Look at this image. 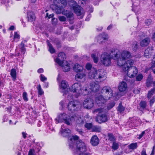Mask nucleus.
<instances>
[{
	"mask_svg": "<svg viewBox=\"0 0 155 155\" xmlns=\"http://www.w3.org/2000/svg\"><path fill=\"white\" fill-rule=\"evenodd\" d=\"M83 69V66L78 64H75L73 67L74 70L76 72H80Z\"/></svg>",
	"mask_w": 155,
	"mask_h": 155,
	"instance_id": "obj_24",
	"label": "nucleus"
},
{
	"mask_svg": "<svg viewBox=\"0 0 155 155\" xmlns=\"http://www.w3.org/2000/svg\"><path fill=\"white\" fill-rule=\"evenodd\" d=\"M107 120V117L105 114H100L96 118V121L99 123L105 122Z\"/></svg>",
	"mask_w": 155,
	"mask_h": 155,
	"instance_id": "obj_14",
	"label": "nucleus"
},
{
	"mask_svg": "<svg viewBox=\"0 0 155 155\" xmlns=\"http://www.w3.org/2000/svg\"><path fill=\"white\" fill-rule=\"evenodd\" d=\"M90 90L93 92H97L99 88V85L98 82L97 83L92 82L90 84Z\"/></svg>",
	"mask_w": 155,
	"mask_h": 155,
	"instance_id": "obj_16",
	"label": "nucleus"
},
{
	"mask_svg": "<svg viewBox=\"0 0 155 155\" xmlns=\"http://www.w3.org/2000/svg\"><path fill=\"white\" fill-rule=\"evenodd\" d=\"M37 89L38 90V94L41 95L44 93V92L41 89L40 84H39L38 85Z\"/></svg>",
	"mask_w": 155,
	"mask_h": 155,
	"instance_id": "obj_44",
	"label": "nucleus"
},
{
	"mask_svg": "<svg viewBox=\"0 0 155 155\" xmlns=\"http://www.w3.org/2000/svg\"><path fill=\"white\" fill-rule=\"evenodd\" d=\"M47 43L49 47L48 51L51 54L54 53L55 52V50L48 40L47 41Z\"/></svg>",
	"mask_w": 155,
	"mask_h": 155,
	"instance_id": "obj_30",
	"label": "nucleus"
},
{
	"mask_svg": "<svg viewBox=\"0 0 155 155\" xmlns=\"http://www.w3.org/2000/svg\"><path fill=\"white\" fill-rule=\"evenodd\" d=\"M141 155H147L146 153L145 150L144 149H143L141 151Z\"/></svg>",
	"mask_w": 155,
	"mask_h": 155,
	"instance_id": "obj_62",
	"label": "nucleus"
},
{
	"mask_svg": "<svg viewBox=\"0 0 155 155\" xmlns=\"http://www.w3.org/2000/svg\"><path fill=\"white\" fill-rule=\"evenodd\" d=\"M23 99L25 101H27L28 100L27 97V94L26 92H24L23 93Z\"/></svg>",
	"mask_w": 155,
	"mask_h": 155,
	"instance_id": "obj_50",
	"label": "nucleus"
},
{
	"mask_svg": "<svg viewBox=\"0 0 155 155\" xmlns=\"http://www.w3.org/2000/svg\"><path fill=\"white\" fill-rule=\"evenodd\" d=\"M113 58L115 60L118 59L117 65L122 67L123 71L125 72L126 71V51L125 50L123 51L121 54L119 52V53H116L114 54Z\"/></svg>",
	"mask_w": 155,
	"mask_h": 155,
	"instance_id": "obj_4",
	"label": "nucleus"
},
{
	"mask_svg": "<svg viewBox=\"0 0 155 155\" xmlns=\"http://www.w3.org/2000/svg\"><path fill=\"white\" fill-rule=\"evenodd\" d=\"M59 20L61 21H66V18L64 16H59L58 17Z\"/></svg>",
	"mask_w": 155,
	"mask_h": 155,
	"instance_id": "obj_54",
	"label": "nucleus"
},
{
	"mask_svg": "<svg viewBox=\"0 0 155 155\" xmlns=\"http://www.w3.org/2000/svg\"><path fill=\"white\" fill-rule=\"evenodd\" d=\"M132 56L131 55L129 51H127V58H130L132 57Z\"/></svg>",
	"mask_w": 155,
	"mask_h": 155,
	"instance_id": "obj_59",
	"label": "nucleus"
},
{
	"mask_svg": "<svg viewBox=\"0 0 155 155\" xmlns=\"http://www.w3.org/2000/svg\"><path fill=\"white\" fill-rule=\"evenodd\" d=\"M152 64L150 68H154L155 67V57L154 56L153 57V58L152 60Z\"/></svg>",
	"mask_w": 155,
	"mask_h": 155,
	"instance_id": "obj_56",
	"label": "nucleus"
},
{
	"mask_svg": "<svg viewBox=\"0 0 155 155\" xmlns=\"http://www.w3.org/2000/svg\"><path fill=\"white\" fill-rule=\"evenodd\" d=\"M143 76L142 74H138L136 77V80L137 81H140L143 79Z\"/></svg>",
	"mask_w": 155,
	"mask_h": 155,
	"instance_id": "obj_49",
	"label": "nucleus"
},
{
	"mask_svg": "<svg viewBox=\"0 0 155 155\" xmlns=\"http://www.w3.org/2000/svg\"><path fill=\"white\" fill-rule=\"evenodd\" d=\"M99 140L96 135L93 136L91 138L90 143L93 146H97L99 143Z\"/></svg>",
	"mask_w": 155,
	"mask_h": 155,
	"instance_id": "obj_18",
	"label": "nucleus"
},
{
	"mask_svg": "<svg viewBox=\"0 0 155 155\" xmlns=\"http://www.w3.org/2000/svg\"><path fill=\"white\" fill-rule=\"evenodd\" d=\"M92 67V65L90 63H87L86 65V68L87 70L91 69Z\"/></svg>",
	"mask_w": 155,
	"mask_h": 155,
	"instance_id": "obj_53",
	"label": "nucleus"
},
{
	"mask_svg": "<svg viewBox=\"0 0 155 155\" xmlns=\"http://www.w3.org/2000/svg\"><path fill=\"white\" fill-rule=\"evenodd\" d=\"M54 16V15L53 14H51L49 15L48 13H46V16L48 17L49 18L53 17Z\"/></svg>",
	"mask_w": 155,
	"mask_h": 155,
	"instance_id": "obj_61",
	"label": "nucleus"
},
{
	"mask_svg": "<svg viewBox=\"0 0 155 155\" xmlns=\"http://www.w3.org/2000/svg\"><path fill=\"white\" fill-rule=\"evenodd\" d=\"M137 147V143H132L128 146V147L130 149L134 150Z\"/></svg>",
	"mask_w": 155,
	"mask_h": 155,
	"instance_id": "obj_38",
	"label": "nucleus"
},
{
	"mask_svg": "<svg viewBox=\"0 0 155 155\" xmlns=\"http://www.w3.org/2000/svg\"><path fill=\"white\" fill-rule=\"evenodd\" d=\"M153 50V47L152 46L147 48L145 51L144 56L147 58L150 57L152 54Z\"/></svg>",
	"mask_w": 155,
	"mask_h": 155,
	"instance_id": "obj_17",
	"label": "nucleus"
},
{
	"mask_svg": "<svg viewBox=\"0 0 155 155\" xmlns=\"http://www.w3.org/2000/svg\"><path fill=\"white\" fill-rule=\"evenodd\" d=\"M138 48V45L137 44V42L136 41H135L132 46V48L134 51H136L137 49Z\"/></svg>",
	"mask_w": 155,
	"mask_h": 155,
	"instance_id": "obj_47",
	"label": "nucleus"
},
{
	"mask_svg": "<svg viewBox=\"0 0 155 155\" xmlns=\"http://www.w3.org/2000/svg\"><path fill=\"white\" fill-rule=\"evenodd\" d=\"M61 67H62L63 71L64 72H68L70 70V64L68 63L67 62H66V64L64 66L63 64L62 66Z\"/></svg>",
	"mask_w": 155,
	"mask_h": 155,
	"instance_id": "obj_31",
	"label": "nucleus"
},
{
	"mask_svg": "<svg viewBox=\"0 0 155 155\" xmlns=\"http://www.w3.org/2000/svg\"><path fill=\"white\" fill-rule=\"evenodd\" d=\"M138 73L137 68L135 66H132L127 68V75L130 78L135 77Z\"/></svg>",
	"mask_w": 155,
	"mask_h": 155,
	"instance_id": "obj_9",
	"label": "nucleus"
},
{
	"mask_svg": "<svg viewBox=\"0 0 155 155\" xmlns=\"http://www.w3.org/2000/svg\"><path fill=\"white\" fill-rule=\"evenodd\" d=\"M89 77L90 79L94 78L95 80H98L101 81V79H104V76L103 75V73H101L100 71H95L94 72H90L89 74Z\"/></svg>",
	"mask_w": 155,
	"mask_h": 155,
	"instance_id": "obj_8",
	"label": "nucleus"
},
{
	"mask_svg": "<svg viewBox=\"0 0 155 155\" xmlns=\"http://www.w3.org/2000/svg\"><path fill=\"white\" fill-rule=\"evenodd\" d=\"M132 2V10L134 11L136 14H139L140 12V9L138 6L139 4H136L131 0Z\"/></svg>",
	"mask_w": 155,
	"mask_h": 155,
	"instance_id": "obj_20",
	"label": "nucleus"
},
{
	"mask_svg": "<svg viewBox=\"0 0 155 155\" xmlns=\"http://www.w3.org/2000/svg\"><path fill=\"white\" fill-rule=\"evenodd\" d=\"M145 23L146 26L148 27L150 26L152 24V20L150 19H147L145 21Z\"/></svg>",
	"mask_w": 155,
	"mask_h": 155,
	"instance_id": "obj_43",
	"label": "nucleus"
},
{
	"mask_svg": "<svg viewBox=\"0 0 155 155\" xmlns=\"http://www.w3.org/2000/svg\"><path fill=\"white\" fill-rule=\"evenodd\" d=\"M101 92L102 94L96 97L95 102L99 106H103L113 95V91L111 88L108 86H105L103 87Z\"/></svg>",
	"mask_w": 155,
	"mask_h": 155,
	"instance_id": "obj_1",
	"label": "nucleus"
},
{
	"mask_svg": "<svg viewBox=\"0 0 155 155\" xmlns=\"http://www.w3.org/2000/svg\"><path fill=\"white\" fill-rule=\"evenodd\" d=\"M140 107L139 110L142 111L144 110L146 107L147 106V102L145 101H141L139 104Z\"/></svg>",
	"mask_w": 155,
	"mask_h": 155,
	"instance_id": "obj_28",
	"label": "nucleus"
},
{
	"mask_svg": "<svg viewBox=\"0 0 155 155\" xmlns=\"http://www.w3.org/2000/svg\"><path fill=\"white\" fill-rule=\"evenodd\" d=\"M108 140L111 141H115L116 140V138L114 135L111 133H108L107 134Z\"/></svg>",
	"mask_w": 155,
	"mask_h": 155,
	"instance_id": "obj_34",
	"label": "nucleus"
},
{
	"mask_svg": "<svg viewBox=\"0 0 155 155\" xmlns=\"http://www.w3.org/2000/svg\"><path fill=\"white\" fill-rule=\"evenodd\" d=\"M93 100L91 98H87L84 101L83 105L84 108L91 109L94 106Z\"/></svg>",
	"mask_w": 155,
	"mask_h": 155,
	"instance_id": "obj_13",
	"label": "nucleus"
},
{
	"mask_svg": "<svg viewBox=\"0 0 155 155\" xmlns=\"http://www.w3.org/2000/svg\"><path fill=\"white\" fill-rule=\"evenodd\" d=\"M101 36L104 40H106L108 38L107 35L105 33H103Z\"/></svg>",
	"mask_w": 155,
	"mask_h": 155,
	"instance_id": "obj_51",
	"label": "nucleus"
},
{
	"mask_svg": "<svg viewBox=\"0 0 155 155\" xmlns=\"http://www.w3.org/2000/svg\"><path fill=\"white\" fill-rule=\"evenodd\" d=\"M78 155H91V154L89 153L84 152L79 153Z\"/></svg>",
	"mask_w": 155,
	"mask_h": 155,
	"instance_id": "obj_58",
	"label": "nucleus"
},
{
	"mask_svg": "<svg viewBox=\"0 0 155 155\" xmlns=\"http://www.w3.org/2000/svg\"><path fill=\"white\" fill-rule=\"evenodd\" d=\"M134 64V61L132 59L127 60V68H128L134 66H133Z\"/></svg>",
	"mask_w": 155,
	"mask_h": 155,
	"instance_id": "obj_35",
	"label": "nucleus"
},
{
	"mask_svg": "<svg viewBox=\"0 0 155 155\" xmlns=\"http://www.w3.org/2000/svg\"><path fill=\"white\" fill-rule=\"evenodd\" d=\"M76 148L73 150L74 154L78 152L81 153L86 152L87 151L86 146L85 143L82 140L77 141L76 142Z\"/></svg>",
	"mask_w": 155,
	"mask_h": 155,
	"instance_id": "obj_6",
	"label": "nucleus"
},
{
	"mask_svg": "<svg viewBox=\"0 0 155 155\" xmlns=\"http://www.w3.org/2000/svg\"><path fill=\"white\" fill-rule=\"evenodd\" d=\"M60 4L59 3V6H55V10L58 14H59L61 13L62 8L65 7V6L67 4V0H60Z\"/></svg>",
	"mask_w": 155,
	"mask_h": 155,
	"instance_id": "obj_12",
	"label": "nucleus"
},
{
	"mask_svg": "<svg viewBox=\"0 0 155 155\" xmlns=\"http://www.w3.org/2000/svg\"><path fill=\"white\" fill-rule=\"evenodd\" d=\"M118 143L115 141H114L112 145V149L115 150L119 148Z\"/></svg>",
	"mask_w": 155,
	"mask_h": 155,
	"instance_id": "obj_41",
	"label": "nucleus"
},
{
	"mask_svg": "<svg viewBox=\"0 0 155 155\" xmlns=\"http://www.w3.org/2000/svg\"><path fill=\"white\" fill-rule=\"evenodd\" d=\"M145 133V131H142V133H141V134L139 135V137H138V138L139 139H140L143 137V135H144Z\"/></svg>",
	"mask_w": 155,
	"mask_h": 155,
	"instance_id": "obj_60",
	"label": "nucleus"
},
{
	"mask_svg": "<svg viewBox=\"0 0 155 155\" xmlns=\"http://www.w3.org/2000/svg\"><path fill=\"white\" fill-rule=\"evenodd\" d=\"M78 102L76 101H73L70 102L68 105V108L69 110L73 112L77 110L78 107Z\"/></svg>",
	"mask_w": 155,
	"mask_h": 155,
	"instance_id": "obj_11",
	"label": "nucleus"
},
{
	"mask_svg": "<svg viewBox=\"0 0 155 155\" xmlns=\"http://www.w3.org/2000/svg\"><path fill=\"white\" fill-rule=\"evenodd\" d=\"M153 82V79L152 77H148L146 81V86L147 87L151 86Z\"/></svg>",
	"mask_w": 155,
	"mask_h": 155,
	"instance_id": "obj_36",
	"label": "nucleus"
},
{
	"mask_svg": "<svg viewBox=\"0 0 155 155\" xmlns=\"http://www.w3.org/2000/svg\"><path fill=\"white\" fill-rule=\"evenodd\" d=\"M92 130L93 131L99 132L101 131V126H94L92 127Z\"/></svg>",
	"mask_w": 155,
	"mask_h": 155,
	"instance_id": "obj_37",
	"label": "nucleus"
},
{
	"mask_svg": "<svg viewBox=\"0 0 155 155\" xmlns=\"http://www.w3.org/2000/svg\"><path fill=\"white\" fill-rule=\"evenodd\" d=\"M118 89L120 91H125L126 90V83L124 81H122L119 84Z\"/></svg>",
	"mask_w": 155,
	"mask_h": 155,
	"instance_id": "obj_25",
	"label": "nucleus"
},
{
	"mask_svg": "<svg viewBox=\"0 0 155 155\" xmlns=\"http://www.w3.org/2000/svg\"><path fill=\"white\" fill-rule=\"evenodd\" d=\"M85 75L84 73H78L75 76V78L76 80L79 81H80V80L83 78L85 77Z\"/></svg>",
	"mask_w": 155,
	"mask_h": 155,
	"instance_id": "obj_29",
	"label": "nucleus"
},
{
	"mask_svg": "<svg viewBox=\"0 0 155 155\" xmlns=\"http://www.w3.org/2000/svg\"><path fill=\"white\" fill-rule=\"evenodd\" d=\"M37 72L39 73H43L44 72L43 69L42 68H40L38 70Z\"/></svg>",
	"mask_w": 155,
	"mask_h": 155,
	"instance_id": "obj_64",
	"label": "nucleus"
},
{
	"mask_svg": "<svg viewBox=\"0 0 155 155\" xmlns=\"http://www.w3.org/2000/svg\"><path fill=\"white\" fill-rule=\"evenodd\" d=\"M115 103L114 101H112L110 102L107 105V109L108 110H110L113 108L115 105Z\"/></svg>",
	"mask_w": 155,
	"mask_h": 155,
	"instance_id": "obj_42",
	"label": "nucleus"
},
{
	"mask_svg": "<svg viewBox=\"0 0 155 155\" xmlns=\"http://www.w3.org/2000/svg\"><path fill=\"white\" fill-rule=\"evenodd\" d=\"M91 57L93 59L94 63H97L98 62L99 60V58L97 55L94 54H91Z\"/></svg>",
	"mask_w": 155,
	"mask_h": 155,
	"instance_id": "obj_39",
	"label": "nucleus"
},
{
	"mask_svg": "<svg viewBox=\"0 0 155 155\" xmlns=\"http://www.w3.org/2000/svg\"><path fill=\"white\" fill-rule=\"evenodd\" d=\"M85 128L88 130L90 129L91 128H92V124L91 123H86L84 125Z\"/></svg>",
	"mask_w": 155,
	"mask_h": 155,
	"instance_id": "obj_48",
	"label": "nucleus"
},
{
	"mask_svg": "<svg viewBox=\"0 0 155 155\" xmlns=\"http://www.w3.org/2000/svg\"><path fill=\"white\" fill-rule=\"evenodd\" d=\"M111 58L110 54L105 52L101 55V61L105 66H108L111 64Z\"/></svg>",
	"mask_w": 155,
	"mask_h": 155,
	"instance_id": "obj_7",
	"label": "nucleus"
},
{
	"mask_svg": "<svg viewBox=\"0 0 155 155\" xmlns=\"http://www.w3.org/2000/svg\"><path fill=\"white\" fill-rule=\"evenodd\" d=\"M155 102V96L153 97L152 98L150 101V107L152 106L153 104Z\"/></svg>",
	"mask_w": 155,
	"mask_h": 155,
	"instance_id": "obj_52",
	"label": "nucleus"
},
{
	"mask_svg": "<svg viewBox=\"0 0 155 155\" xmlns=\"http://www.w3.org/2000/svg\"><path fill=\"white\" fill-rule=\"evenodd\" d=\"M154 94H155V87L153 88L151 91L148 92L147 96L148 99L149 100L150 99L151 96Z\"/></svg>",
	"mask_w": 155,
	"mask_h": 155,
	"instance_id": "obj_33",
	"label": "nucleus"
},
{
	"mask_svg": "<svg viewBox=\"0 0 155 155\" xmlns=\"http://www.w3.org/2000/svg\"><path fill=\"white\" fill-rule=\"evenodd\" d=\"M64 15L68 18H70L69 19V21H70V24H73V22L71 20H72L73 19V13L71 12H69L66 11V12L64 13Z\"/></svg>",
	"mask_w": 155,
	"mask_h": 155,
	"instance_id": "obj_22",
	"label": "nucleus"
},
{
	"mask_svg": "<svg viewBox=\"0 0 155 155\" xmlns=\"http://www.w3.org/2000/svg\"><path fill=\"white\" fill-rule=\"evenodd\" d=\"M68 83L65 81L63 80L61 81V87L63 89H65L68 86Z\"/></svg>",
	"mask_w": 155,
	"mask_h": 155,
	"instance_id": "obj_40",
	"label": "nucleus"
},
{
	"mask_svg": "<svg viewBox=\"0 0 155 155\" xmlns=\"http://www.w3.org/2000/svg\"><path fill=\"white\" fill-rule=\"evenodd\" d=\"M28 21L31 22L35 21L36 18L35 14L32 12L28 13Z\"/></svg>",
	"mask_w": 155,
	"mask_h": 155,
	"instance_id": "obj_26",
	"label": "nucleus"
},
{
	"mask_svg": "<svg viewBox=\"0 0 155 155\" xmlns=\"http://www.w3.org/2000/svg\"><path fill=\"white\" fill-rule=\"evenodd\" d=\"M47 79V78H46L45 77L44 75H43L42 74H41L40 75V80L41 81L44 82Z\"/></svg>",
	"mask_w": 155,
	"mask_h": 155,
	"instance_id": "obj_57",
	"label": "nucleus"
},
{
	"mask_svg": "<svg viewBox=\"0 0 155 155\" xmlns=\"http://www.w3.org/2000/svg\"><path fill=\"white\" fill-rule=\"evenodd\" d=\"M142 121L139 118L134 117L128 120L127 122V126L130 128H132L140 125Z\"/></svg>",
	"mask_w": 155,
	"mask_h": 155,
	"instance_id": "obj_5",
	"label": "nucleus"
},
{
	"mask_svg": "<svg viewBox=\"0 0 155 155\" xmlns=\"http://www.w3.org/2000/svg\"><path fill=\"white\" fill-rule=\"evenodd\" d=\"M63 125L61 126V129L60 130L61 135L64 137H68V141L69 142V146L70 148L73 149L75 141L79 139V137L77 135L70 136L71 130L68 128L63 129Z\"/></svg>",
	"mask_w": 155,
	"mask_h": 155,
	"instance_id": "obj_2",
	"label": "nucleus"
},
{
	"mask_svg": "<svg viewBox=\"0 0 155 155\" xmlns=\"http://www.w3.org/2000/svg\"><path fill=\"white\" fill-rule=\"evenodd\" d=\"M5 80L3 78H0V86L3 87L4 85Z\"/></svg>",
	"mask_w": 155,
	"mask_h": 155,
	"instance_id": "obj_55",
	"label": "nucleus"
},
{
	"mask_svg": "<svg viewBox=\"0 0 155 155\" xmlns=\"http://www.w3.org/2000/svg\"><path fill=\"white\" fill-rule=\"evenodd\" d=\"M21 54H24L25 53L26 50L25 48V44L23 41H22L20 45H19Z\"/></svg>",
	"mask_w": 155,
	"mask_h": 155,
	"instance_id": "obj_32",
	"label": "nucleus"
},
{
	"mask_svg": "<svg viewBox=\"0 0 155 155\" xmlns=\"http://www.w3.org/2000/svg\"><path fill=\"white\" fill-rule=\"evenodd\" d=\"M150 42V38L148 37H147L141 41L140 42V45L142 47H145L148 45L149 44Z\"/></svg>",
	"mask_w": 155,
	"mask_h": 155,
	"instance_id": "obj_23",
	"label": "nucleus"
},
{
	"mask_svg": "<svg viewBox=\"0 0 155 155\" xmlns=\"http://www.w3.org/2000/svg\"><path fill=\"white\" fill-rule=\"evenodd\" d=\"M91 15L90 14H89L87 16V17L85 19V20L86 21H89L90 20V18L91 17Z\"/></svg>",
	"mask_w": 155,
	"mask_h": 155,
	"instance_id": "obj_63",
	"label": "nucleus"
},
{
	"mask_svg": "<svg viewBox=\"0 0 155 155\" xmlns=\"http://www.w3.org/2000/svg\"><path fill=\"white\" fill-rule=\"evenodd\" d=\"M14 34V40H15L16 39L17 41H18L19 39L20 38V35L18 34V33L16 32H15Z\"/></svg>",
	"mask_w": 155,
	"mask_h": 155,
	"instance_id": "obj_46",
	"label": "nucleus"
},
{
	"mask_svg": "<svg viewBox=\"0 0 155 155\" xmlns=\"http://www.w3.org/2000/svg\"><path fill=\"white\" fill-rule=\"evenodd\" d=\"M117 110L120 112H122L124 110V107L122 106L121 103H120L117 107Z\"/></svg>",
	"mask_w": 155,
	"mask_h": 155,
	"instance_id": "obj_45",
	"label": "nucleus"
},
{
	"mask_svg": "<svg viewBox=\"0 0 155 155\" xmlns=\"http://www.w3.org/2000/svg\"><path fill=\"white\" fill-rule=\"evenodd\" d=\"M81 85L80 83H76L73 84L70 88L71 92H79L81 90Z\"/></svg>",
	"mask_w": 155,
	"mask_h": 155,
	"instance_id": "obj_15",
	"label": "nucleus"
},
{
	"mask_svg": "<svg viewBox=\"0 0 155 155\" xmlns=\"http://www.w3.org/2000/svg\"><path fill=\"white\" fill-rule=\"evenodd\" d=\"M73 9L74 12L78 16L81 15L83 11V8L78 5H76L73 6Z\"/></svg>",
	"mask_w": 155,
	"mask_h": 155,
	"instance_id": "obj_19",
	"label": "nucleus"
},
{
	"mask_svg": "<svg viewBox=\"0 0 155 155\" xmlns=\"http://www.w3.org/2000/svg\"><path fill=\"white\" fill-rule=\"evenodd\" d=\"M10 75L14 81H15L17 76V73L16 70L14 68L12 69L11 70Z\"/></svg>",
	"mask_w": 155,
	"mask_h": 155,
	"instance_id": "obj_27",
	"label": "nucleus"
},
{
	"mask_svg": "<svg viewBox=\"0 0 155 155\" xmlns=\"http://www.w3.org/2000/svg\"><path fill=\"white\" fill-rule=\"evenodd\" d=\"M91 92L90 89L87 85H84L81 90V92L83 96H85L88 95Z\"/></svg>",
	"mask_w": 155,
	"mask_h": 155,
	"instance_id": "obj_21",
	"label": "nucleus"
},
{
	"mask_svg": "<svg viewBox=\"0 0 155 155\" xmlns=\"http://www.w3.org/2000/svg\"><path fill=\"white\" fill-rule=\"evenodd\" d=\"M66 58V56L65 53L61 52L58 54V57L54 59V61L60 66H62L64 63V61Z\"/></svg>",
	"mask_w": 155,
	"mask_h": 155,
	"instance_id": "obj_10",
	"label": "nucleus"
},
{
	"mask_svg": "<svg viewBox=\"0 0 155 155\" xmlns=\"http://www.w3.org/2000/svg\"><path fill=\"white\" fill-rule=\"evenodd\" d=\"M76 118V117L74 116L70 117L65 113H63L58 115L57 117L55 119V123L58 124L64 122L68 125H70L71 124V122L75 120Z\"/></svg>",
	"mask_w": 155,
	"mask_h": 155,
	"instance_id": "obj_3",
	"label": "nucleus"
}]
</instances>
